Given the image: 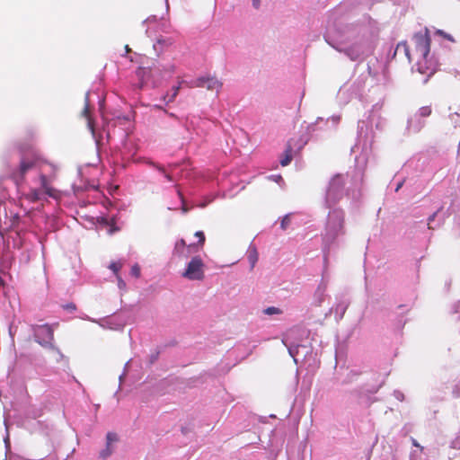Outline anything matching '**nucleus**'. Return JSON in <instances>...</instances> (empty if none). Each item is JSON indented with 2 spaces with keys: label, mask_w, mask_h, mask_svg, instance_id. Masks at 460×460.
I'll return each mask as SVG.
<instances>
[{
  "label": "nucleus",
  "mask_w": 460,
  "mask_h": 460,
  "mask_svg": "<svg viewBox=\"0 0 460 460\" xmlns=\"http://www.w3.org/2000/svg\"><path fill=\"white\" fill-rule=\"evenodd\" d=\"M349 305V300L346 297H341L339 299V301L336 303V305L330 309V313L334 311L335 317L337 321H340L343 318L344 314L347 310V308Z\"/></svg>",
  "instance_id": "obj_18"
},
{
  "label": "nucleus",
  "mask_w": 460,
  "mask_h": 460,
  "mask_svg": "<svg viewBox=\"0 0 460 460\" xmlns=\"http://www.w3.org/2000/svg\"><path fill=\"white\" fill-rule=\"evenodd\" d=\"M124 375H125V373H123L122 375L119 376V381L120 382L122 381Z\"/></svg>",
  "instance_id": "obj_61"
},
{
  "label": "nucleus",
  "mask_w": 460,
  "mask_h": 460,
  "mask_svg": "<svg viewBox=\"0 0 460 460\" xmlns=\"http://www.w3.org/2000/svg\"><path fill=\"white\" fill-rule=\"evenodd\" d=\"M213 199H206L205 201L199 203L198 206L199 208H205L207 207Z\"/></svg>",
  "instance_id": "obj_43"
},
{
  "label": "nucleus",
  "mask_w": 460,
  "mask_h": 460,
  "mask_svg": "<svg viewBox=\"0 0 460 460\" xmlns=\"http://www.w3.org/2000/svg\"><path fill=\"white\" fill-rule=\"evenodd\" d=\"M372 144V137L368 134L367 123L365 120H359L358 123V140L355 146L352 147V152L361 150V156L357 157L365 159L370 150Z\"/></svg>",
  "instance_id": "obj_7"
},
{
  "label": "nucleus",
  "mask_w": 460,
  "mask_h": 460,
  "mask_svg": "<svg viewBox=\"0 0 460 460\" xmlns=\"http://www.w3.org/2000/svg\"><path fill=\"white\" fill-rule=\"evenodd\" d=\"M126 284L122 279H119V288H121L122 287H125Z\"/></svg>",
  "instance_id": "obj_53"
},
{
  "label": "nucleus",
  "mask_w": 460,
  "mask_h": 460,
  "mask_svg": "<svg viewBox=\"0 0 460 460\" xmlns=\"http://www.w3.org/2000/svg\"><path fill=\"white\" fill-rule=\"evenodd\" d=\"M33 337L36 342L44 348L56 349L53 345V329L49 324L35 325L32 327Z\"/></svg>",
  "instance_id": "obj_9"
},
{
  "label": "nucleus",
  "mask_w": 460,
  "mask_h": 460,
  "mask_svg": "<svg viewBox=\"0 0 460 460\" xmlns=\"http://www.w3.org/2000/svg\"><path fill=\"white\" fill-rule=\"evenodd\" d=\"M322 234L323 252L326 260L331 251L339 248L346 234L345 212L340 208H329Z\"/></svg>",
  "instance_id": "obj_3"
},
{
  "label": "nucleus",
  "mask_w": 460,
  "mask_h": 460,
  "mask_svg": "<svg viewBox=\"0 0 460 460\" xmlns=\"http://www.w3.org/2000/svg\"><path fill=\"white\" fill-rule=\"evenodd\" d=\"M326 289H327V281L324 278L322 279V281L318 285L317 288L314 293V301L313 304L316 306H320L326 297Z\"/></svg>",
  "instance_id": "obj_17"
},
{
  "label": "nucleus",
  "mask_w": 460,
  "mask_h": 460,
  "mask_svg": "<svg viewBox=\"0 0 460 460\" xmlns=\"http://www.w3.org/2000/svg\"><path fill=\"white\" fill-rule=\"evenodd\" d=\"M437 33H438V34H439V35L444 36L446 32H445V31H441V30H438V31H437Z\"/></svg>",
  "instance_id": "obj_57"
},
{
  "label": "nucleus",
  "mask_w": 460,
  "mask_h": 460,
  "mask_svg": "<svg viewBox=\"0 0 460 460\" xmlns=\"http://www.w3.org/2000/svg\"><path fill=\"white\" fill-rule=\"evenodd\" d=\"M168 115L171 117V118H174V119H178L177 116L173 113H168Z\"/></svg>",
  "instance_id": "obj_59"
},
{
  "label": "nucleus",
  "mask_w": 460,
  "mask_h": 460,
  "mask_svg": "<svg viewBox=\"0 0 460 460\" xmlns=\"http://www.w3.org/2000/svg\"><path fill=\"white\" fill-rule=\"evenodd\" d=\"M394 396L397 400H399V401H401V402H402V401L404 400V394H403V393H402V392H401L400 390H394Z\"/></svg>",
  "instance_id": "obj_36"
},
{
  "label": "nucleus",
  "mask_w": 460,
  "mask_h": 460,
  "mask_svg": "<svg viewBox=\"0 0 460 460\" xmlns=\"http://www.w3.org/2000/svg\"><path fill=\"white\" fill-rule=\"evenodd\" d=\"M270 178L275 181L276 182H279V181H282L283 179L280 175H272L270 176Z\"/></svg>",
  "instance_id": "obj_45"
},
{
  "label": "nucleus",
  "mask_w": 460,
  "mask_h": 460,
  "mask_svg": "<svg viewBox=\"0 0 460 460\" xmlns=\"http://www.w3.org/2000/svg\"><path fill=\"white\" fill-rule=\"evenodd\" d=\"M4 425H5V429H6V435L4 438V442L6 450H10L11 445H10V438H9V433H8V426H7L6 419H4Z\"/></svg>",
  "instance_id": "obj_28"
},
{
  "label": "nucleus",
  "mask_w": 460,
  "mask_h": 460,
  "mask_svg": "<svg viewBox=\"0 0 460 460\" xmlns=\"http://www.w3.org/2000/svg\"><path fill=\"white\" fill-rule=\"evenodd\" d=\"M331 120H332L333 125H336L340 121V117L339 116H332V117H331Z\"/></svg>",
  "instance_id": "obj_46"
},
{
  "label": "nucleus",
  "mask_w": 460,
  "mask_h": 460,
  "mask_svg": "<svg viewBox=\"0 0 460 460\" xmlns=\"http://www.w3.org/2000/svg\"><path fill=\"white\" fill-rule=\"evenodd\" d=\"M57 350H58V354H59L60 358H64V355H63V354H62V353H61L58 349H57Z\"/></svg>",
  "instance_id": "obj_62"
},
{
  "label": "nucleus",
  "mask_w": 460,
  "mask_h": 460,
  "mask_svg": "<svg viewBox=\"0 0 460 460\" xmlns=\"http://www.w3.org/2000/svg\"><path fill=\"white\" fill-rule=\"evenodd\" d=\"M98 128H99V131H101V132H102V128H105L106 130H109V131L111 132V138H110V140H109V141H107L106 137H104V138H103V143L100 146V147H101V146H103L105 143H110V142L111 141V139H112V134H114V133H115V128H113V131H112V132L110 130V128H109V125H106V127H104V126H103V127H102V128H99V127H98Z\"/></svg>",
  "instance_id": "obj_29"
},
{
  "label": "nucleus",
  "mask_w": 460,
  "mask_h": 460,
  "mask_svg": "<svg viewBox=\"0 0 460 460\" xmlns=\"http://www.w3.org/2000/svg\"><path fill=\"white\" fill-rule=\"evenodd\" d=\"M203 261L199 256H194L187 265L182 276L190 280H201L204 278Z\"/></svg>",
  "instance_id": "obj_10"
},
{
  "label": "nucleus",
  "mask_w": 460,
  "mask_h": 460,
  "mask_svg": "<svg viewBox=\"0 0 460 460\" xmlns=\"http://www.w3.org/2000/svg\"><path fill=\"white\" fill-rule=\"evenodd\" d=\"M103 102H104V101H103V100H100V102H99L100 109H102V108Z\"/></svg>",
  "instance_id": "obj_60"
},
{
  "label": "nucleus",
  "mask_w": 460,
  "mask_h": 460,
  "mask_svg": "<svg viewBox=\"0 0 460 460\" xmlns=\"http://www.w3.org/2000/svg\"><path fill=\"white\" fill-rule=\"evenodd\" d=\"M416 457H417V453H416V451L411 452V456H410V460H416Z\"/></svg>",
  "instance_id": "obj_51"
},
{
  "label": "nucleus",
  "mask_w": 460,
  "mask_h": 460,
  "mask_svg": "<svg viewBox=\"0 0 460 460\" xmlns=\"http://www.w3.org/2000/svg\"><path fill=\"white\" fill-rule=\"evenodd\" d=\"M452 393H453L454 397H456V398L460 397V388H459L458 384H456L454 385Z\"/></svg>",
  "instance_id": "obj_39"
},
{
  "label": "nucleus",
  "mask_w": 460,
  "mask_h": 460,
  "mask_svg": "<svg viewBox=\"0 0 460 460\" xmlns=\"http://www.w3.org/2000/svg\"><path fill=\"white\" fill-rule=\"evenodd\" d=\"M410 439L411 441L412 446L419 447L420 451L423 450V447H421L414 438L411 437Z\"/></svg>",
  "instance_id": "obj_42"
},
{
  "label": "nucleus",
  "mask_w": 460,
  "mask_h": 460,
  "mask_svg": "<svg viewBox=\"0 0 460 460\" xmlns=\"http://www.w3.org/2000/svg\"><path fill=\"white\" fill-rule=\"evenodd\" d=\"M413 40L416 51L423 59L427 60L430 52V38L428 30H426L424 33H416L413 37Z\"/></svg>",
  "instance_id": "obj_13"
},
{
  "label": "nucleus",
  "mask_w": 460,
  "mask_h": 460,
  "mask_svg": "<svg viewBox=\"0 0 460 460\" xmlns=\"http://www.w3.org/2000/svg\"><path fill=\"white\" fill-rule=\"evenodd\" d=\"M223 84L216 77L211 75H204L197 78L193 83V86L195 87H205L208 90H217L221 89Z\"/></svg>",
  "instance_id": "obj_16"
},
{
  "label": "nucleus",
  "mask_w": 460,
  "mask_h": 460,
  "mask_svg": "<svg viewBox=\"0 0 460 460\" xmlns=\"http://www.w3.org/2000/svg\"><path fill=\"white\" fill-rule=\"evenodd\" d=\"M156 22H157V17L155 15H150L146 20H144L142 23H143V25H145L146 23H154Z\"/></svg>",
  "instance_id": "obj_38"
},
{
  "label": "nucleus",
  "mask_w": 460,
  "mask_h": 460,
  "mask_svg": "<svg viewBox=\"0 0 460 460\" xmlns=\"http://www.w3.org/2000/svg\"><path fill=\"white\" fill-rule=\"evenodd\" d=\"M325 41L339 52H343L350 60H363L373 52V45L368 38L356 34L346 27L336 29L328 27L324 34Z\"/></svg>",
  "instance_id": "obj_1"
},
{
  "label": "nucleus",
  "mask_w": 460,
  "mask_h": 460,
  "mask_svg": "<svg viewBox=\"0 0 460 460\" xmlns=\"http://www.w3.org/2000/svg\"><path fill=\"white\" fill-rule=\"evenodd\" d=\"M83 319H85V320H88V321H91V322H96L95 320L92 319L91 317H89L87 315L83 317Z\"/></svg>",
  "instance_id": "obj_56"
},
{
  "label": "nucleus",
  "mask_w": 460,
  "mask_h": 460,
  "mask_svg": "<svg viewBox=\"0 0 460 460\" xmlns=\"http://www.w3.org/2000/svg\"><path fill=\"white\" fill-rule=\"evenodd\" d=\"M451 215L450 208L444 209L443 206H440L436 211H434L428 217V228L435 229L444 224L445 220Z\"/></svg>",
  "instance_id": "obj_14"
},
{
  "label": "nucleus",
  "mask_w": 460,
  "mask_h": 460,
  "mask_svg": "<svg viewBox=\"0 0 460 460\" xmlns=\"http://www.w3.org/2000/svg\"><path fill=\"white\" fill-rule=\"evenodd\" d=\"M185 247V242L183 239H181L180 241H178L175 244V250L176 251H180L181 249L183 250Z\"/></svg>",
  "instance_id": "obj_40"
},
{
  "label": "nucleus",
  "mask_w": 460,
  "mask_h": 460,
  "mask_svg": "<svg viewBox=\"0 0 460 460\" xmlns=\"http://www.w3.org/2000/svg\"><path fill=\"white\" fill-rule=\"evenodd\" d=\"M195 235L199 238V243L203 244L205 242V234L202 231H198L195 233Z\"/></svg>",
  "instance_id": "obj_37"
},
{
  "label": "nucleus",
  "mask_w": 460,
  "mask_h": 460,
  "mask_svg": "<svg viewBox=\"0 0 460 460\" xmlns=\"http://www.w3.org/2000/svg\"><path fill=\"white\" fill-rule=\"evenodd\" d=\"M174 71L175 66L172 64L155 66L151 68L138 67L136 71V76L138 79L137 88H144L148 85L150 81L155 87L160 84L161 80L170 78L174 74Z\"/></svg>",
  "instance_id": "obj_5"
},
{
  "label": "nucleus",
  "mask_w": 460,
  "mask_h": 460,
  "mask_svg": "<svg viewBox=\"0 0 460 460\" xmlns=\"http://www.w3.org/2000/svg\"><path fill=\"white\" fill-rule=\"evenodd\" d=\"M357 176H358V177H360V176H361L360 172H357Z\"/></svg>",
  "instance_id": "obj_64"
},
{
  "label": "nucleus",
  "mask_w": 460,
  "mask_h": 460,
  "mask_svg": "<svg viewBox=\"0 0 460 460\" xmlns=\"http://www.w3.org/2000/svg\"><path fill=\"white\" fill-rule=\"evenodd\" d=\"M40 159L33 152L24 154L20 153L19 165L13 169L10 173L11 179L17 187L22 186L25 182V178L30 172L39 174L40 188L30 189L27 197L31 201H40L45 199V196L55 198V190L49 184L48 178L45 174L40 173Z\"/></svg>",
  "instance_id": "obj_2"
},
{
  "label": "nucleus",
  "mask_w": 460,
  "mask_h": 460,
  "mask_svg": "<svg viewBox=\"0 0 460 460\" xmlns=\"http://www.w3.org/2000/svg\"><path fill=\"white\" fill-rule=\"evenodd\" d=\"M430 106L420 107L412 116L407 119L406 131L411 133H419L426 125L425 119L431 114Z\"/></svg>",
  "instance_id": "obj_8"
},
{
  "label": "nucleus",
  "mask_w": 460,
  "mask_h": 460,
  "mask_svg": "<svg viewBox=\"0 0 460 460\" xmlns=\"http://www.w3.org/2000/svg\"><path fill=\"white\" fill-rule=\"evenodd\" d=\"M63 308L69 312H74L76 310V305L74 303H67L63 305Z\"/></svg>",
  "instance_id": "obj_35"
},
{
  "label": "nucleus",
  "mask_w": 460,
  "mask_h": 460,
  "mask_svg": "<svg viewBox=\"0 0 460 460\" xmlns=\"http://www.w3.org/2000/svg\"><path fill=\"white\" fill-rule=\"evenodd\" d=\"M116 441H118V435L114 432H108L106 435V447L100 452V458L107 459L112 454L111 444Z\"/></svg>",
  "instance_id": "obj_19"
},
{
  "label": "nucleus",
  "mask_w": 460,
  "mask_h": 460,
  "mask_svg": "<svg viewBox=\"0 0 460 460\" xmlns=\"http://www.w3.org/2000/svg\"><path fill=\"white\" fill-rule=\"evenodd\" d=\"M26 416L28 418L37 419L38 417L40 416V411H30L26 413Z\"/></svg>",
  "instance_id": "obj_33"
},
{
  "label": "nucleus",
  "mask_w": 460,
  "mask_h": 460,
  "mask_svg": "<svg viewBox=\"0 0 460 460\" xmlns=\"http://www.w3.org/2000/svg\"><path fill=\"white\" fill-rule=\"evenodd\" d=\"M121 265L118 262H111L109 266V268L115 273L117 274L118 271L119 270Z\"/></svg>",
  "instance_id": "obj_34"
},
{
  "label": "nucleus",
  "mask_w": 460,
  "mask_h": 460,
  "mask_svg": "<svg viewBox=\"0 0 460 460\" xmlns=\"http://www.w3.org/2000/svg\"><path fill=\"white\" fill-rule=\"evenodd\" d=\"M385 381L378 385H364L349 392V394L358 402H367L370 395L375 394L384 385Z\"/></svg>",
  "instance_id": "obj_11"
},
{
  "label": "nucleus",
  "mask_w": 460,
  "mask_h": 460,
  "mask_svg": "<svg viewBox=\"0 0 460 460\" xmlns=\"http://www.w3.org/2000/svg\"><path fill=\"white\" fill-rule=\"evenodd\" d=\"M401 46H402V47H403L404 51H405V55H406L407 57H409V49H408V48H407L406 44H405V43H403V44H398V46H397V49H399L401 48Z\"/></svg>",
  "instance_id": "obj_44"
},
{
  "label": "nucleus",
  "mask_w": 460,
  "mask_h": 460,
  "mask_svg": "<svg viewBox=\"0 0 460 460\" xmlns=\"http://www.w3.org/2000/svg\"><path fill=\"white\" fill-rule=\"evenodd\" d=\"M159 355H160L159 349H155L154 351H152L148 357V365L149 366L154 365L157 361Z\"/></svg>",
  "instance_id": "obj_25"
},
{
  "label": "nucleus",
  "mask_w": 460,
  "mask_h": 460,
  "mask_svg": "<svg viewBox=\"0 0 460 460\" xmlns=\"http://www.w3.org/2000/svg\"><path fill=\"white\" fill-rule=\"evenodd\" d=\"M146 34L149 37V29L146 30Z\"/></svg>",
  "instance_id": "obj_63"
},
{
  "label": "nucleus",
  "mask_w": 460,
  "mask_h": 460,
  "mask_svg": "<svg viewBox=\"0 0 460 460\" xmlns=\"http://www.w3.org/2000/svg\"><path fill=\"white\" fill-rule=\"evenodd\" d=\"M263 313L268 315L281 314V310L275 306H269L263 310Z\"/></svg>",
  "instance_id": "obj_27"
},
{
  "label": "nucleus",
  "mask_w": 460,
  "mask_h": 460,
  "mask_svg": "<svg viewBox=\"0 0 460 460\" xmlns=\"http://www.w3.org/2000/svg\"><path fill=\"white\" fill-rule=\"evenodd\" d=\"M403 185V181H401L397 183L396 185V188H395V191H398Z\"/></svg>",
  "instance_id": "obj_50"
},
{
  "label": "nucleus",
  "mask_w": 460,
  "mask_h": 460,
  "mask_svg": "<svg viewBox=\"0 0 460 460\" xmlns=\"http://www.w3.org/2000/svg\"><path fill=\"white\" fill-rule=\"evenodd\" d=\"M90 92L85 93L84 98V108L82 111V115L87 119V127L92 133V137L95 141V145L97 149H100V146L103 143L104 135L107 141L111 138V132L102 128V132L99 131L98 126L94 123L91 114H90V101H89Z\"/></svg>",
  "instance_id": "obj_6"
},
{
  "label": "nucleus",
  "mask_w": 460,
  "mask_h": 460,
  "mask_svg": "<svg viewBox=\"0 0 460 460\" xmlns=\"http://www.w3.org/2000/svg\"><path fill=\"white\" fill-rule=\"evenodd\" d=\"M450 447L455 449L460 448V431L458 432V435L456 436V438L451 441Z\"/></svg>",
  "instance_id": "obj_30"
},
{
  "label": "nucleus",
  "mask_w": 460,
  "mask_h": 460,
  "mask_svg": "<svg viewBox=\"0 0 460 460\" xmlns=\"http://www.w3.org/2000/svg\"><path fill=\"white\" fill-rule=\"evenodd\" d=\"M284 345L288 348L289 355L294 358L296 364L304 360L310 352V348L304 344H296L289 341L288 337L283 339Z\"/></svg>",
  "instance_id": "obj_12"
},
{
  "label": "nucleus",
  "mask_w": 460,
  "mask_h": 460,
  "mask_svg": "<svg viewBox=\"0 0 460 460\" xmlns=\"http://www.w3.org/2000/svg\"><path fill=\"white\" fill-rule=\"evenodd\" d=\"M130 274L134 276L135 278H138L140 276V268L137 264H135L132 266L130 270Z\"/></svg>",
  "instance_id": "obj_31"
},
{
  "label": "nucleus",
  "mask_w": 460,
  "mask_h": 460,
  "mask_svg": "<svg viewBox=\"0 0 460 460\" xmlns=\"http://www.w3.org/2000/svg\"><path fill=\"white\" fill-rule=\"evenodd\" d=\"M290 217H291V214H287L281 219L280 227L282 230H286L288 227V226L290 224Z\"/></svg>",
  "instance_id": "obj_26"
},
{
  "label": "nucleus",
  "mask_w": 460,
  "mask_h": 460,
  "mask_svg": "<svg viewBox=\"0 0 460 460\" xmlns=\"http://www.w3.org/2000/svg\"><path fill=\"white\" fill-rule=\"evenodd\" d=\"M155 168L159 171L163 175L164 177L169 181H174V177L172 175V172H166L164 167L162 166V165H159V164H154Z\"/></svg>",
  "instance_id": "obj_24"
},
{
  "label": "nucleus",
  "mask_w": 460,
  "mask_h": 460,
  "mask_svg": "<svg viewBox=\"0 0 460 460\" xmlns=\"http://www.w3.org/2000/svg\"><path fill=\"white\" fill-rule=\"evenodd\" d=\"M102 223H104L105 225H108V219L104 218V217H102Z\"/></svg>",
  "instance_id": "obj_58"
},
{
  "label": "nucleus",
  "mask_w": 460,
  "mask_h": 460,
  "mask_svg": "<svg viewBox=\"0 0 460 460\" xmlns=\"http://www.w3.org/2000/svg\"><path fill=\"white\" fill-rule=\"evenodd\" d=\"M119 131H120V134L123 137V138H126L127 135H126L125 131L122 128H119Z\"/></svg>",
  "instance_id": "obj_55"
},
{
  "label": "nucleus",
  "mask_w": 460,
  "mask_h": 460,
  "mask_svg": "<svg viewBox=\"0 0 460 460\" xmlns=\"http://www.w3.org/2000/svg\"><path fill=\"white\" fill-rule=\"evenodd\" d=\"M179 89H180V86H174L173 87V89H172L173 90V93L172 95L171 100L173 99L177 95Z\"/></svg>",
  "instance_id": "obj_47"
},
{
  "label": "nucleus",
  "mask_w": 460,
  "mask_h": 460,
  "mask_svg": "<svg viewBox=\"0 0 460 460\" xmlns=\"http://www.w3.org/2000/svg\"><path fill=\"white\" fill-rule=\"evenodd\" d=\"M347 194L352 197V199L358 200L360 197V190H345V176L343 174L334 175L329 181L324 195V206L326 208H333L343 197Z\"/></svg>",
  "instance_id": "obj_4"
},
{
  "label": "nucleus",
  "mask_w": 460,
  "mask_h": 460,
  "mask_svg": "<svg viewBox=\"0 0 460 460\" xmlns=\"http://www.w3.org/2000/svg\"><path fill=\"white\" fill-rule=\"evenodd\" d=\"M452 314H458L457 319H460V300L452 306Z\"/></svg>",
  "instance_id": "obj_32"
},
{
  "label": "nucleus",
  "mask_w": 460,
  "mask_h": 460,
  "mask_svg": "<svg viewBox=\"0 0 460 460\" xmlns=\"http://www.w3.org/2000/svg\"><path fill=\"white\" fill-rule=\"evenodd\" d=\"M356 86L354 84L348 85L345 84L339 90L338 97L342 100L345 98V96L348 94L349 98H352L353 96L357 97L358 92L356 91Z\"/></svg>",
  "instance_id": "obj_21"
},
{
  "label": "nucleus",
  "mask_w": 460,
  "mask_h": 460,
  "mask_svg": "<svg viewBox=\"0 0 460 460\" xmlns=\"http://www.w3.org/2000/svg\"><path fill=\"white\" fill-rule=\"evenodd\" d=\"M445 39L450 40V41H455L454 38L452 37V35L448 34V33H445V35L443 36Z\"/></svg>",
  "instance_id": "obj_48"
},
{
  "label": "nucleus",
  "mask_w": 460,
  "mask_h": 460,
  "mask_svg": "<svg viewBox=\"0 0 460 460\" xmlns=\"http://www.w3.org/2000/svg\"><path fill=\"white\" fill-rule=\"evenodd\" d=\"M173 40L171 37H160L155 43H154L153 48L155 52L159 55L163 51H164L168 47L172 45Z\"/></svg>",
  "instance_id": "obj_20"
},
{
  "label": "nucleus",
  "mask_w": 460,
  "mask_h": 460,
  "mask_svg": "<svg viewBox=\"0 0 460 460\" xmlns=\"http://www.w3.org/2000/svg\"><path fill=\"white\" fill-rule=\"evenodd\" d=\"M254 9L259 10L261 6V0H251Z\"/></svg>",
  "instance_id": "obj_41"
},
{
  "label": "nucleus",
  "mask_w": 460,
  "mask_h": 460,
  "mask_svg": "<svg viewBox=\"0 0 460 460\" xmlns=\"http://www.w3.org/2000/svg\"><path fill=\"white\" fill-rule=\"evenodd\" d=\"M193 125H194V122H193L192 120H190V121L189 122V119H187V122H186V128L189 130V129H190V126L192 127Z\"/></svg>",
  "instance_id": "obj_49"
},
{
  "label": "nucleus",
  "mask_w": 460,
  "mask_h": 460,
  "mask_svg": "<svg viewBox=\"0 0 460 460\" xmlns=\"http://www.w3.org/2000/svg\"><path fill=\"white\" fill-rule=\"evenodd\" d=\"M178 193H179V196H180V198H181V201H182V206H184L183 197L181 196V192H180V191H178ZM182 209H183V211H184V212H186V211L188 210L185 207H183V208H182Z\"/></svg>",
  "instance_id": "obj_52"
},
{
  "label": "nucleus",
  "mask_w": 460,
  "mask_h": 460,
  "mask_svg": "<svg viewBox=\"0 0 460 460\" xmlns=\"http://www.w3.org/2000/svg\"><path fill=\"white\" fill-rule=\"evenodd\" d=\"M181 432H182V434L187 435L188 432H189V429L188 428H182L181 429Z\"/></svg>",
  "instance_id": "obj_54"
},
{
  "label": "nucleus",
  "mask_w": 460,
  "mask_h": 460,
  "mask_svg": "<svg viewBox=\"0 0 460 460\" xmlns=\"http://www.w3.org/2000/svg\"><path fill=\"white\" fill-rule=\"evenodd\" d=\"M247 259L251 264V270H252L258 261V252L256 247L252 243L247 251Z\"/></svg>",
  "instance_id": "obj_22"
},
{
  "label": "nucleus",
  "mask_w": 460,
  "mask_h": 460,
  "mask_svg": "<svg viewBox=\"0 0 460 460\" xmlns=\"http://www.w3.org/2000/svg\"><path fill=\"white\" fill-rule=\"evenodd\" d=\"M305 144L306 142L301 138L297 140L290 139L287 144L285 155L280 160V164L282 166H287L289 164L293 159V154L301 150Z\"/></svg>",
  "instance_id": "obj_15"
},
{
  "label": "nucleus",
  "mask_w": 460,
  "mask_h": 460,
  "mask_svg": "<svg viewBox=\"0 0 460 460\" xmlns=\"http://www.w3.org/2000/svg\"><path fill=\"white\" fill-rule=\"evenodd\" d=\"M361 374V372L358 371V370H350L346 377L341 381V385H349V384H351L353 383L354 381L357 380L358 376Z\"/></svg>",
  "instance_id": "obj_23"
}]
</instances>
